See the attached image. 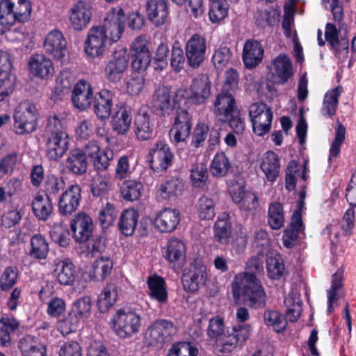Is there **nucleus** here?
I'll list each match as a JSON object with an SVG mask.
<instances>
[{
    "label": "nucleus",
    "mask_w": 356,
    "mask_h": 356,
    "mask_svg": "<svg viewBox=\"0 0 356 356\" xmlns=\"http://www.w3.org/2000/svg\"><path fill=\"white\" fill-rule=\"evenodd\" d=\"M252 131L258 136L268 134L271 129L273 112L265 103H254L249 107Z\"/></svg>",
    "instance_id": "obj_5"
},
{
    "label": "nucleus",
    "mask_w": 356,
    "mask_h": 356,
    "mask_svg": "<svg viewBox=\"0 0 356 356\" xmlns=\"http://www.w3.org/2000/svg\"><path fill=\"white\" fill-rule=\"evenodd\" d=\"M31 248L29 256L35 259H45L47 257L49 248L46 237L41 234H34L30 240Z\"/></svg>",
    "instance_id": "obj_42"
},
{
    "label": "nucleus",
    "mask_w": 356,
    "mask_h": 356,
    "mask_svg": "<svg viewBox=\"0 0 356 356\" xmlns=\"http://www.w3.org/2000/svg\"><path fill=\"white\" fill-rule=\"evenodd\" d=\"M231 168V164L226 154L218 152L210 165V170L214 177H222L227 175Z\"/></svg>",
    "instance_id": "obj_48"
},
{
    "label": "nucleus",
    "mask_w": 356,
    "mask_h": 356,
    "mask_svg": "<svg viewBox=\"0 0 356 356\" xmlns=\"http://www.w3.org/2000/svg\"><path fill=\"white\" fill-rule=\"evenodd\" d=\"M273 65L277 82L280 84L286 83L292 75V64L289 58L280 54L275 59Z\"/></svg>",
    "instance_id": "obj_43"
},
{
    "label": "nucleus",
    "mask_w": 356,
    "mask_h": 356,
    "mask_svg": "<svg viewBox=\"0 0 356 356\" xmlns=\"http://www.w3.org/2000/svg\"><path fill=\"white\" fill-rule=\"evenodd\" d=\"M339 30L332 23L325 25V38L335 56L344 60L348 56L349 42L346 36L339 37Z\"/></svg>",
    "instance_id": "obj_12"
},
{
    "label": "nucleus",
    "mask_w": 356,
    "mask_h": 356,
    "mask_svg": "<svg viewBox=\"0 0 356 356\" xmlns=\"http://www.w3.org/2000/svg\"><path fill=\"white\" fill-rule=\"evenodd\" d=\"M209 178L207 168L203 164L197 165L191 170V179L193 186L202 188Z\"/></svg>",
    "instance_id": "obj_61"
},
{
    "label": "nucleus",
    "mask_w": 356,
    "mask_h": 356,
    "mask_svg": "<svg viewBox=\"0 0 356 356\" xmlns=\"http://www.w3.org/2000/svg\"><path fill=\"white\" fill-rule=\"evenodd\" d=\"M232 54L229 48L227 47H220L218 48L212 57V62L218 70H222L229 62Z\"/></svg>",
    "instance_id": "obj_62"
},
{
    "label": "nucleus",
    "mask_w": 356,
    "mask_h": 356,
    "mask_svg": "<svg viewBox=\"0 0 356 356\" xmlns=\"http://www.w3.org/2000/svg\"><path fill=\"white\" fill-rule=\"evenodd\" d=\"M32 8L29 0L0 1V34H3L16 22H25L31 17Z\"/></svg>",
    "instance_id": "obj_2"
},
{
    "label": "nucleus",
    "mask_w": 356,
    "mask_h": 356,
    "mask_svg": "<svg viewBox=\"0 0 356 356\" xmlns=\"http://www.w3.org/2000/svg\"><path fill=\"white\" fill-rule=\"evenodd\" d=\"M43 46L45 52L56 60L61 63L67 62L69 51L67 48V41L60 31L58 30L51 31L47 35Z\"/></svg>",
    "instance_id": "obj_9"
},
{
    "label": "nucleus",
    "mask_w": 356,
    "mask_h": 356,
    "mask_svg": "<svg viewBox=\"0 0 356 356\" xmlns=\"http://www.w3.org/2000/svg\"><path fill=\"white\" fill-rule=\"evenodd\" d=\"M91 16L90 5L84 1H79L70 10V25L76 31H82L88 26Z\"/></svg>",
    "instance_id": "obj_20"
},
{
    "label": "nucleus",
    "mask_w": 356,
    "mask_h": 356,
    "mask_svg": "<svg viewBox=\"0 0 356 356\" xmlns=\"http://www.w3.org/2000/svg\"><path fill=\"white\" fill-rule=\"evenodd\" d=\"M115 93L108 89H102L97 93L94 102V113L101 120L108 119L111 114Z\"/></svg>",
    "instance_id": "obj_27"
},
{
    "label": "nucleus",
    "mask_w": 356,
    "mask_h": 356,
    "mask_svg": "<svg viewBox=\"0 0 356 356\" xmlns=\"http://www.w3.org/2000/svg\"><path fill=\"white\" fill-rule=\"evenodd\" d=\"M141 318L139 314L131 309H120L114 318L113 330L120 338H130L139 332Z\"/></svg>",
    "instance_id": "obj_4"
},
{
    "label": "nucleus",
    "mask_w": 356,
    "mask_h": 356,
    "mask_svg": "<svg viewBox=\"0 0 356 356\" xmlns=\"http://www.w3.org/2000/svg\"><path fill=\"white\" fill-rule=\"evenodd\" d=\"M143 186L141 182L136 180H127L121 187V195L127 201L138 200L141 196Z\"/></svg>",
    "instance_id": "obj_50"
},
{
    "label": "nucleus",
    "mask_w": 356,
    "mask_h": 356,
    "mask_svg": "<svg viewBox=\"0 0 356 356\" xmlns=\"http://www.w3.org/2000/svg\"><path fill=\"white\" fill-rule=\"evenodd\" d=\"M108 35H105L101 26H92L88 33L85 42L86 53L92 57H98L106 50Z\"/></svg>",
    "instance_id": "obj_16"
},
{
    "label": "nucleus",
    "mask_w": 356,
    "mask_h": 356,
    "mask_svg": "<svg viewBox=\"0 0 356 356\" xmlns=\"http://www.w3.org/2000/svg\"><path fill=\"white\" fill-rule=\"evenodd\" d=\"M150 168L156 172L166 171L172 166L175 155L164 141H158L149 151Z\"/></svg>",
    "instance_id": "obj_7"
},
{
    "label": "nucleus",
    "mask_w": 356,
    "mask_h": 356,
    "mask_svg": "<svg viewBox=\"0 0 356 356\" xmlns=\"http://www.w3.org/2000/svg\"><path fill=\"white\" fill-rule=\"evenodd\" d=\"M266 268L268 276L273 280H279L285 272V266L282 259L275 257L267 258Z\"/></svg>",
    "instance_id": "obj_57"
},
{
    "label": "nucleus",
    "mask_w": 356,
    "mask_h": 356,
    "mask_svg": "<svg viewBox=\"0 0 356 356\" xmlns=\"http://www.w3.org/2000/svg\"><path fill=\"white\" fill-rule=\"evenodd\" d=\"M81 187L74 183L63 191L58 201V212L61 216H70L79 207L82 195Z\"/></svg>",
    "instance_id": "obj_8"
},
{
    "label": "nucleus",
    "mask_w": 356,
    "mask_h": 356,
    "mask_svg": "<svg viewBox=\"0 0 356 356\" xmlns=\"http://www.w3.org/2000/svg\"><path fill=\"white\" fill-rule=\"evenodd\" d=\"M284 305L286 307V318L291 322H296L300 317L302 312V303L298 299L292 296L285 298Z\"/></svg>",
    "instance_id": "obj_58"
},
{
    "label": "nucleus",
    "mask_w": 356,
    "mask_h": 356,
    "mask_svg": "<svg viewBox=\"0 0 356 356\" xmlns=\"http://www.w3.org/2000/svg\"><path fill=\"white\" fill-rule=\"evenodd\" d=\"M264 270L263 262L258 257H251L246 263L245 270L236 277H242L247 280L258 279Z\"/></svg>",
    "instance_id": "obj_51"
},
{
    "label": "nucleus",
    "mask_w": 356,
    "mask_h": 356,
    "mask_svg": "<svg viewBox=\"0 0 356 356\" xmlns=\"http://www.w3.org/2000/svg\"><path fill=\"white\" fill-rule=\"evenodd\" d=\"M180 222V213L176 209L165 208L156 214L154 224L161 232L174 231Z\"/></svg>",
    "instance_id": "obj_22"
},
{
    "label": "nucleus",
    "mask_w": 356,
    "mask_h": 356,
    "mask_svg": "<svg viewBox=\"0 0 356 356\" xmlns=\"http://www.w3.org/2000/svg\"><path fill=\"white\" fill-rule=\"evenodd\" d=\"M131 66L138 72H144L151 62V54L145 40L137 38L131 47Z\"/></svg>",
    "instance_id": "obj_15"
},
{
    "label": "nucleus",
    "mask_w": 356,
    "mask_h": 356,
    "mask_svg": "<svg viewBox=\"0 0 356 356\" xmlns=\"http://www.w3.org/2000/svg\"><path fill=\"white\" fill-rule=\"evenodd\" d=\"M183 187L181 179L172 177L160 185L158 193L164 200L175 201L181 194Z\"/></svg>",
    "instance_id": "obj_38"
},
{
    "label": "nucleus",
    "mask_w": 356,
    "mask_h": 356,
    "mask_svg": "<svg viewBox=\"0 0 356 356\" xmlns=\"http://www.w3.org/2000/svg\"><path fill=\"white\" fill-rule=\"evenodd\" d=\"M18 269L16 267L8 266L3 270L0 277V289L8 291L17 283Z\"/></svg>",
    "instance_id": "obj_54"
},
{
    "label": "nucleus",
    "mask_w": 356,
    "mask_h": 356,
    "mask_svg": "<svg viewBox=\"0 0 356 356\" xmlns=\"http://www.w3.org/2000/svg\"><path fill=\"white\" fill-rule=\"evenodd\" d=\"M70 140L67 134L49 136L46 142V154L50 161L61 159L69 148Z\"/></svg>",
    "instance_id": "obj_24"
},
{
    "label": "nucleus",
    "mask_w": 356,
    "mask_h": 356,
    "mask_svg": "<svg viewBox=\"0 0 356 356\" xmlns=\"http://www.w3.org/2000/svg\"><path fill=\"white\" fill-rule=\"evenodd\" d=\"M129 55L127 49L118 47L113 52L112 57L105 65L104 70L105 78L113 83L120 81L129 66Z\"/></svg>",
    "instance_id": "obj_6"
},
{
    "label": "nucleus",
    "mask_w": 356,
    "mask_h": 356,
    "mask_svg": "<svg viewBox=\"0 0 356 356\" xmlns=\"http://www.w3.org/2000/svg\"><path fill=\"white\" fill-rule=\"evenodd\" d=\"M211 95V81L206 74L195 77L191 86V101L197 105L204 104Z\"/></svg>",
    "instance_id": "obj_26"
},
{
    "label": "nucleus",
    "mask_w": 356,
    "mask_h": 356,
    "mask_svg": "<svg viewBox=\"0 0 356 356\" xmlns=\"http://www.w3.org/2000/svg\"><path fill=\"white\" fill-rule=\"evenodd\" d=\"M261 169L267 181L274 182L278 177L280 170V159L277 154L272 151L266 152L262 159Z\"/></svg>",
    "instance_id": "obj_36"
},
{
    "label": "nucleus",
    "mask_w": 356,
    "mask_h": 356,
    "mask_svg": "<svg viewBox=\"0 0 356 356\" xmlns=\"http://www.w3.org/2000/svg\"><path fill=\"white\" fill-rule=\"evenodd\" d=\"M94 101L93 90L90 84L80 80L72 92V102L74 106L80 111L88 108Z\"/></svg>",
    "instance_id": "obj_21"
},
{
    "label": "nucleus",
    "mask_w": 356,
    "mask_h": 356,
    "mask_svg": "<svg viewBox=\"0 0 356 356\" xmlns=\"http://www.w3.org/2000/svg\"><path fill=\"white\" fill-rule=\"evenodd\" d=\"M146 12L149 20L154 26L163 25L169 17L168 0H147Z\"/></svg>",
    "instance_id": "obj_23"
},
{
    "label": "nucleus",
    "mask_w": 356,
    "mask_h": 356,
    "mask_svg": "<svg viewBox=\"0 0 356 356\" xmlns=\"http://www.w3.org/2000/svg\"><path fill=\"white\" fill-rule=\"evenodd\" d=\"M65 181L61 177L54 174L47 175L44 182V191L45 197L52 199L65 188Z\"/></svg>",
    "instance_id": "obj_47"
},
{
    "label": "nucleus",
    "mask_w": 356,
    "mask_h": 356,
    "mask_svg": "<svg viewBox=\"0 0 356 356\" xmlns=\"http://www.w3.org/2000/svg\"><path fill=\"white\" fill-rule=\"evenodd\" d=\"M154 129V119L147 112H139L134 119V133L136 138L140 141L153 138Z\"/></svg>",
    "instance_id": "obj_30"
},
{
    "label": "nucleus",
    "mask_w": 356,
    "mask_h": 356,
    "mask_svg": "<svg viewBox=\"0 0 356 356\" xmlns=\"http://www.w3.org/2000/svg\"><path fill=\"white\" fill-rule=\"evenodd\" d=\"M346 127L342 124H341L339 120H337V126L335 128L334 140L332 143L330 149V161L332 157L337 158L339 156L341 146L346 138Z\"/></svg>",
    "instance_id": "obj_56"
},
{
    "label": "nucleus",
    "mask_w": 356,
    "mask_h": 356,
    "mask_svg": "<svg viewBox=\"0 0 356 356\" xmlns=\"http://www.w3.org/2000/svg\"><path fill=\"white\" fill-rule=\"evenodd\" d=\"M113 159V152L111 149H106L100 152L91 161L92 162L95 170L98 172L106 170L110 165V162Z\"/></svg>",
    "instance_id": "obj_64"
},
{
    "label": "nucleus",
    "mask_w": 356,
    "mask_h": 356,
    "mask_svg": "<svg viewBox=\"0 0 356 356\" xmlns=\"http://www.w3.org/2000/svg\"><path fill=\"white\" fill-rule=\"evenodd\" d=\"M207 279V268L200 260H194L186 273H184L181 282L185 291H196L200 285L203 284Z\"/></svg>",
    "instance_id": "obj_13"
},
{
    "label": "nucleus",
    "mask_w": 356,
    "mask_h": 356,
    "mask_svg": "<svg viewBox=\"0 0 356 356\" xmlns=\"http://www.w3.org/2000/svg\"><path fill=\"white\" fill-rule=\"evenodd\" d=\"M88 161L80 148L72 149L66 159V168L76 176L84 175L88 170Z\"/></svg>",
    "instance_id": "obj_31"
},
{
    "label": "nucleus",
    "mask_w": 356,
    "mask_h": 356,
    "mask_svg": "<svg viewBox=\"0 0 356 356\" xmlns=\"http://www.w3.org/2000/svg\"><path fill=\"white\" fill-rule=\"evenodd\" d=\"M212 3L209 13L210 20L219 22L224 19L228 13V3L220 0H211Z\"/></svg>",
    "instance_id": "obj_53"
},
{
    "label": "nucleus",
    "mask_w": 356,
    "mask_h": 356,
    "mask_svg": "<svg viewBox=\"0 0 356 356\" xmlns=\"http://www.w3.org/2000/svg\"><path fill=\"white\" fill-rule=\"evenodd\" d=\"M263 57L264 49L259 41L252 39L245 42L242 55L245 67L254 68L262 61Z\"/></svg>",
    "instance_id": "obj_29"
},
{
    "label": "nucleus",
    "mask_w": 356,
    "mask_h": 356,
    "mask_svg": "<svg viewBox=\"0 0 356 356\" xmlns=\"http://www.w3.org/2000/svg\"><path fill=\"white\" fill-rule=\"evenodd\" d=\"M32 211L38 220L47 221L54 211L52 199L37 193L32 201Z\"/></svg>",
    "instance_id": "obj_35"
},
{
    "label": "nucleus",
    "mask_w": 356,
    "mask_h": 356,
    "mask_svg": "<svg viewBox=\"0 0 356 356\" xmlns=\"http://www.w3.org/2000/svg\"><path fill=\"white\" fill-rule=\"evenodd\" d=\"M342 90V87L339 86L325 93L321 109V113L323 116L332 118L336 114L339 104V97Z\"/></svg>",
    "instance_id": "obj_39"
},
{
    "label": "nucleus",
    "mask_w": 356,
    "mask_h": 356,
    "mask_svg": "<svg viewBox=\"0 0 356 356\" xmlns=\"http://www.w3.org/2000/svg\"><path fill=\"white\" fill-rule=\"evenodd\" d=\"M198 211L200 219H213L216 215L213 200L207 196L201 197L198 201Z\"/></svg>",
    "instance_id": "obj_59"
},
{
    "label": "nucleus",
    "mask_w": 356,
    "mask_h": 356,
    "mask_svg": "<svg viewBox=\"0 0 356 356\" xmlns=\"http://www.w3.org/2000/svg\"><path fill=\"white\" fill-rule=\"evenodd\" d=\"M70 229L74 240L79 243H85L91 237L94 225L92 220L88 214L79 213L71 221Z\"/></svg>",
    "instance_id": "obj_17"
},
{
    "label": "nucleus",
    "mask_w": 356,
    "mask_h": 356,
    "mask_svg": "<svg viewBox=\"0 0 356 356\" xmlns=\"http://www.w3.org/2000/svg\"><path fill=\"white\" fill-rule=\"evenodd\" d=\"M113 266V261L109 257H101L93 262L90 277L95 281H104L111 273Z\"/></svg>",
    "instance_id": "obj_40"
},
{
    "label": "nucleus",
    "mask_w": 356,
    "mask_h": 356,
    "mask_svg": "<svg viewBox=\"0 0 356 356\" xmlns=\"http://www.w3.org/2000/svg\"><path fill=\"white\" fill-rule=\"evenodd\" d=\"M118 298V288L113 283L108 284L99 295L97 300V307L100 312H107L116 302Z\"/></svg>",
    "instance_id": "obj_44"
},
{
    "label": "nucleus",
    "mask_w": 356,
    "mask_h": 356,
    "mask_svg": "<svg viewBox=\"0 0 356 356\" xmlns=\"http://www.w3.org/2000/svg\"><path fill=\"white\" fill-rule=\"evenodd\" d=\"M147 283L150 296L161 303L166 302L168 293L165 287L164 280L157 276L150 277L148 278Z\"/></svg>",
    "instance_id": "obj_46"
},
{
    "label": "nucleus",
    "mask_w": 356,
    "mask_h": 356,
    "mask_svg": "<svg viewBox=\"0 0 356 356\" xmlns=\"http://www.w3.org/2000/svg\"><path fill=\"white\" fill-rule=\"evenodd\" d=\"M232 291L234 298L241 296L252 308H264L266 305V295L259 279L247 280L235 277Z\"/></svg>",
    "instance_id": "obj_1"
},
{
    "label": "nucleus",
    "mask_w": 356,
    "mask_h": 356,
    "mask_svg": "<svg viewBox=\"0 0 356 356\" xmlns=\"http://www.w3.org/2000/svg\"><path fill=\"white\" fill-rule=\"evenodd\" d=\"M215 241L222 245L227 244L232 235V223L229 214L222 213L219 215L213 227Z\"/></svg>",
    "instance_id": "obj_33"
},
{
    "label": "nucleus",
    "mask_w": 356,
    "mask_h": 356,
    "mask_svg": "<svg viewBox=\"0 0 356 356\" xmlns=\"http://www.w3.org/2000/svg\"><path fill=\"white\" fill-rule=\"evenodd\" d=\"M206 51L205 38L199 34L192 35L187 41L185 47L188 65L193 69L200 67L205 60Z\"/></svg>",
    "instance_id": "obj_11"
},
{
    "label": "nucleus",
    "mask_w": 356,
    "mask_h": 356,
    "mask_svg": "<svg viewBox=\"0 0 356 356\" xmlns=\"http://www.w3.org/2000/svg\"><path fill=\"white\" fill-rule=\"evenodd\" d=\"M30 72L42 79H48L53 76L54 67L51 59L43 54H35L29 61Z\"/></svg>",
    "instance_id": "obj_25"
},
{
    "label": "nucleus",
    "mask_w": 356,
    "mask_h": 356,
    "mask_svg": "<svg viewBox=\"0 0 356 356\" xmlns=\"http://www.w3.org/2000/svg\"><path fill=\"white\" fill-rule=\"evenodd\" d=\"M263 318L265 325L273 327L276 332H282L286 327V317L277 311L266 310Z\"/></svg>",
    "instance_id": "obj_49"
},
{
    "label": "nucleus",
    "mask_w": 356,
    "mask_h": 356,
    "mask_svg": "<svg viewBox=\"0 0 356 356\" xmlns=\"http://www.w3.org/2000/svg\"><path fill=\"white\" fill-rule=\"evenodd\" d=\"M92 303L90 297L84 296L73 302L71 310L76 314L82 321L88 319L91 314Z\"/></svg>",
    "instance_id": "obj_52"
},
{
    "label": "nucleus",
    "mask_w": 356,
    "mask_h": 356,
    "mask_svg": "<svg viewBox=\"0 0 356 356\" xmlns=\"http://www.w3.org/2000/svg\"><path fill=\"white\" fill-rule=\"evenodd\" d=\"M39 113L34 103L26 100L15 108L13 115V129L17 135H26L34 132L38 127Z\"/></svg>",
    "instance_id": "obj_3"
},
{
    "label": "nucleus",
    "mask_w": 356,
    "mask_h": 356,
    "mask_svg": "<svg viewBox=\"0 0 356 356\" xmlns=\"http://www.w3.org/2000/svg\"><path fill=\"white\" fill-rule=\"evenodd\" d=\"M198 350L188 342H179L172 345L168 356H197Z\"/></svg>",
    "instance_id": "obj_60"
},
{
    "label": "nucleus",
    "mask_w": 356,
    "mask_h": 356,
    "mask_svg": "<svg viewBox=\"0 0 356 356\" xmlns=\"http://www.w3.org/2000/svg\"><path fill=\"white\" fill-rule=\"evenodd\" d=\"M304 228L302 219L296 216L291 217L289 225L283 232L282 241L284 247L293 248L300 234L303 232Z\"/></svg>",
    "instance_id": "obj_37"
},
{
    "label": "nucleus",
    "mask_w": 356,
    "mask_h": 356,
    "mask_svg": "<svg viewBox=\"0 0 356 356\" xmlns=\"http://www.w3.org/2000/svg\"><path fill=\"white\" fill-rule=\"evenodd\" d=\"M58 283L63 286H72L77 277L74 265L69 260L60 261L55 270Z\"/></svg>",
    "instance_id": "obj_34"
},
{
    "label": "nucleus",
    "mask_w": 356,
    "mask_h": 356,
    "mask_svg": "<svg viewBox=\"0 0 356 356\" xmlns=\"http://www.w3.org/2000/svg\"><path fill=\"white\" fill-rule=\"evenodd\" d=\"M213 107L216 116L223 122H227L229 116L238 109L232 92L222 90L216 95Z\"/></svg>",
    "instance_id": "obj_19"
},
{
    "label": "nucleus",
    "mask_w": 356,
    "mask_h": 356,
    "mask_svg": "<svg viewBox=\"0 0 356 356\" xmlns=\"http://www.w3.org/2000/svg\"><path fill=\"white\" fill-rule=\"evenodd\" d=\"M186 251L185 244L181 240L172 238L163 248V255L168 262L181 267L185 260Z\"/></svg>",
    "instance_id": "obj_28"
},
{
    "label": "nucleus",
    "mask_w": 356,
    "mask_h": 356,
    "mask_svg": "<svg viewBox=\"0 0 356 356\" xmlns=\"http://www.w3.org/2000/svg\"><path fill=\"white\" fill-rule=\"evenodd\" d=\"M125 19L124 12L120 7L113 8L107 13L101 28L113 42L118 41L121 38L124 29Z\"/></svg>",
    "instance_id": "obj_10"
},
{
    "label": "nucleus",
    "mask_w": 356,
    "mask_h": 356,
    "mask_svg": "<svg viewBox=\"0 0 356 356\" xmlns=\"http://www.w3.org/2000/svg\"><path fill=\"white\" fill-rule=\"evenodd\" d=\"M176 327L168 320L156 321L146 332V336L151 340L150 343H163L171 339V336L176 333Z\"/></svg>",
    "instance_id": "obj_18"
},
{
    "label": "nucleus",
    "mask_w": 356,
    "mask_h": 356,
    "mask_svg": "<svg viewBox=\"0 0 356 356\" xmlns=\"http://www.w3.org/2000/svg\"><path fill=\"white\" fill-rule=\"evenodd\" d=\"M152 107L163 116L170 115L176 109V102L171 90L165 86H158L152 95Z\"/></svg>",
    "instance_id": "obj_14"
},
{
    "label": "nucleus",
    "mask_w": 356,
    "mask_h": 356,
    "mask_svg": "<svg viewBox=\"0 0 356 356\" xmlns=\"http://www.w3.org/2000/svg\"><path fill=\"white\" fill-rule=\"evenodd\" d=\"M267 221L272 229L279 230L284 225L285 218L283 206L280 202H274L269 204Z\"/></svg>",
    "instance_id": "obj_45"
},
{
    "label": "nucleus",
    "mask_w": 356,
    "mask_h": 356,
    "mask_svg": "<svg viewBox=\"0 0 356 356\" xmlns=\"http://www.w3.org/2000/svg\"><path fill=\"white\" fill-rule=\"evenodd\" d=\"M186 60V53L184 54L180 43L176 41L171 51V66L176 72H179L184 68Z\"/></svg>",
    "instance_id": "obj_55"
},
{
    "label": "nucleus",
    "mask_w": 356,
    "mask_h": 356,
    "mask_svg": "<svg viewBox=\"0 0 356 356\" xmlns=\"http://www.w3.org/2000/svg\"><path fill=\"white\" fill-rule=\"evenodd\" d=\"M81 321L82 319L70 309L67 316L60 321L59 328L62 333L69 334L77 330Z\"/></svg>",
    "instance_id": "obj_63"
},
{
    "label": "nucleus",
    "mask_w": 356,
    "mask_h": 356,
    "mask_svg": "<svg viewBox=\"0 0 356 356\" xmlns=\"http://www.w3.org/2000/svg\"><path fill=\"white\" fill-rule=\"evenodd\" d=\"M138 217V213L136 209H125L121 213L118 222L120 232L127 236H131L136 229Z\"/></svg>",
    "instance_id": "obj_41"
},
{
    "label": "nucleus",
    "mask_w": 356,
    "mask_h": 356,
    "mask_svg": "<svg viewBox=\"0 0 356 356\" xmlns=\"http://www.w3.org/2000/svg\"><path fill=\"white\" fill-rule=\"evenodd\" d=\"M132 122L131 109L128 106H121L112 118L111 125L114 132L119 135L126 134Z\"/></svg>",
    "instance_id": "obj_32"
}]
</instances>
